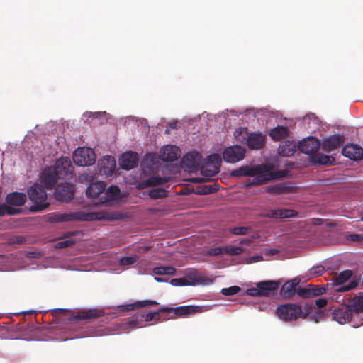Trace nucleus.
Wrapping results in <instances>:
<instances>
[{
	"label": "nucleus",
	"instance_id": "nucleus-5",
	"mask_svg": "<svg viewBox=\"0 0 363 363\" xmlns=\"http://www.w3.org/2000/svg\"><path fill=\"white\" fill-rule=\"evenodd\" d=\"M29 199L33 203L31 206L33 211H40L48 207L49 203L47 202V194L43 186L35 184L28 190Z\"/></svg>",
	"mask_w": 363,
	"mask_h": 363
},
{
	"label": "nucleus",
	"instance_id": "nucleus-21",
	"mask_svg": "<svg viewBox=\"0 0 363 363\" xmlns=\"http://www.w3.org/2000/svg\"><path fill=\"white\" fill-rule=\"evenodd\" d=\"M41 182L48 189H52L57 186L58 177L52 167L45 169L41 174Z\"/></svg>",
	"mask_w": 363,
	"mask_h": 363
},
{
	"label": "nucleus",
	"instance_id": "nucleus-12",
	"mask_svg": "<svg viewBox=\"0 0 363 363\" xmlns=\"http://www.w3.org/2000/svg\"><path fill=\"white\" fill-rule=\"evenodd\" d=\"M354 317L347 304H342L332 312L333 320L341 325L350 322Z\"/></svg>",
	"mask_w": 363,
	"mask_h": 363
},
{
	"label": "nucleus",
	"instance_id": "nucleus-50",
	"mask_svg": "<svg viewBox=\"0 0 363 363\" xmlns=\"http://www.w3.org/2000/svg\"><path fill=\"white\" fill-rule=\"evenodd\" d=\"M143 320V315H135L133 317L132 320L128 322V325L132 328L139 327L140 322Z\"/></svg>",
	"mask_w": 363,
	"mask_h": 363
},
{
	"label": "nucleus",
	"instance_id": "nucleus-56",
	"mask_svg": "<svg viewBox=\"0 0 363 363\" xmlns=\"http://www.w3.org/2000/svg\"><path fill=\"white\" fill-rule=\"evenodd\" d=\"M246 294L251 296H261L260 289L257 286L248 289L246 291Z\"/></svg>",
	"mask_w": 363,
	"mask_h": 363
},
{
	"label": "nucleus",
	"instance_id": "nucleus-15",
	"mask_svg": "<svg viewBox=\"0 0 363 363\" xmlns=\"http://www.w3.org/2000/svg\"><path fill=\"white\" fill-rule=\"evenodd\" d=\"M345 141V137L341 135H333L323 140L322 147L326 152H331L340 148Z\"/></svg>",
	"mask_w": 363,
	"mask_h": 363
},
{
	"label": "nucleus",
	"instance_id": "nucleus-34",
	"mask_svg": "<svg viewBox=\"0 0 363 363\" xmlns=\"http://www.w3.org/2000/svg\"><path fill=\"white\" fill-rule=\"evenodd\" d=\"M289 186L280 184H277L266 186L264 191L274 195H280L287 193L289 191Z\"/></svg>",
	"mask_w": 363,
	"mask_h": 363
},
{
	"label": "nucleus",
	"instance_id": "nucleus-16",
	"mask_svg": "<svg viewBox=\"0 0 363 363\" xmlns=\"http://www.w3.org/2000/svg\"><path fill=\"white\" fill-rule=\"evenodd\" d=\"M320 146V142L318 139L311 137L300 141L298 148L303 153L311 155L315 152Z\"/></svg>",
	"mask_w": 363,
	"mask_h": 363
},
{
	"label": "nucleus",
	"instance_id": "nucleus-38",
	"mask_svg": "<svg viewBox=\"0 0 363 363\" xmlns=\"http://www.w3.org/2000/svg\"><path fill=\"white\" fill-rule=\"evenodd\" d=\"M219 189V185L215 182L213 184L203 185L200 186L197 190V194L201 195H206L213 194Z\"/></svg>",
	"mask_w": 363,
	"mask_h": 363
},
{
	"label": "nucleus",
	"instance_id": "nucleus-48",
	"mask_svg": "<svg viewBox=\"0 0 363 363\" xmlns=\"http://www.w3.org/2000/svg\"><path fill=\"white\" fill-rule=\"evenodd\" d=\"M250 228L248 227H234L230 229V233L233 235H246L250 231Z\"/></svg>",
	"mask_w": 363,
	"mask_h": 363
},
{
	"label": "nucleus",
	"instance_id": "nucleus-30",
	"mask_svg": "<svg viewBox=\"0 0 363 363\" xmlns=\"http://www.w3.org/2000/svg\"><path fill=\"white\" fill-rule=\"evenodd\" d=\"M6 201L7 203L12 206H23L26 201V196L23 193L13 192L6 196Z\"/></svg>",
	"mask_w": 363,
	"mask_h": 363
},
{
	"label": "nucleus",
	"instance_id": "nucleus-47",
	"mask_svg": "<svg viewBox=\"0 0 363 363\" xmlns=\"http://www.w3.org/2000/svg\"><path fill=\"white\" fill-rule=\"evenodd\" d=\"M136 260V256L123 257L120 259L119 263L121 266H128L133 264Z\"/></svg>",
	"mask_w": 363,
	"mask_h": 363
},
{
	"label": "nucleus",
	"instance_id": "nucleus-14",
	"mask_svg": "<svg viewBox=\"0 0 363 363\" xmlns=\"http://www.w3.org/2000/svg\"><path fill=\"white\" fill-rule=\"evenodd\" d=\"M106 184L103 182H92L86 190L87 197L92 199L94 201H100L104 196Z\"/></svg>",
	"mask_w": 363,
	"mask_h": 363
},
{
	"label": "nucleus",
	"instance_id": "nucleus-46",
	"mask_svg": "<svg viewBox=\"0 0 363 363\" xmlns=\"http://www.w3.org/2000/svg\"><path fill=\"white\" fill-rule=\"evenodd\" d=\"M170 284L174 286H189V283L188 282V279L185 277L183 278H174L170 281Z\"/></svg>",
	"mask_w": 363,
	"mask_h": 363
},
{
	"label": "nucleus",
	"instance_id": "nucleus-41",
	"mask_svg": "<svg viewBox=\"0 0 363 363\" xmlns=\"http://www.w3.org/2000/svg\"><path fill=\"white\" fill-rule=\"evenodd\" d=\"M165 313V311H160V308L154 312H150L143 315V319L145 322H150L152 320H155L157 322L160 321V317L159 316L160 313Z\"/></svg>",
	"mask_w": 363,
	"mask_h": 363
},
{
	"label": "nucleus",
	"instance_id": "nucleus-1",
	"mask_svg": "<svg viewBox=\"0 0 363 363\" xmlns=\"http://www.w3.org/2000/svg\"><path fill=\"white\" fill-rule=\"evenodd\" d=\"M116 219L113 213L106 211H98L92 213H86L78 211L70 213H55L50 218L51 222L64 223L69 221H89L98 220H113Z\"/></svg>",
	"mask_w": 363,
	"mask_h": 363
},
{
	"label": "nucleus",
	"instance_id": "nucleus-20",
	"mask_svg": "<svg viewBox=\"0 0 363 363\" xmlns=\"http://www.w3.org/2000/svg\"><path fill=\"white\" fill-rule=\"evenodd\" d=\"M159 303L156 301L152 300H143L137 301L133 303L122 305L117 306L118 313H124L125 312L133 311L136 308H144L147 306H157Z\"/></svg>",
	"mask_w": 363,
	"mask_h": 363
},
{
	"label": "nucleus",
	"instance_id": "nucleus-43",
	"mask_svg": "<svg viewBox=\"0 0 363 363\" xmlns=\"http://www.w3.org/2000/svg\"><path fill=\"white\" fill-rule=\"evenodd\" d=\"M18 212V211L12 207L8 206L4 203H0V216H4L5 215H14Z\"/></svg>",
	"mask_w": 363,
	"mask_h": 363
},
{
	"label": "nucleus",
	"instance_id": "nucleus-35",
	"mask_svg": "<svg viewBox=\"0 0 363 363\" xmlns=\"http://www.w3.org/2000/svg\"><path fill=\"white\" fill-rule=\"evenodd\" d=\"M185 278L188 279L189 286H194L203 281V277L196 269L191 270L186 273Z\"/></svg>",
	"mask_w": 363,
	"mask_h": 363
},
{
	"label": "nucleus",
	"instance_id": "nucleus-63",
	"mask_svg": "<svg viewBox=\"0 0 363 363\" xmlns=\"http://www.w3.org/2000/svg\"><path fill=\"white\" fill-rule=\"evenodd\" d=\"M155 280L157 282H164L165 281L163 278L157 277H155Z\"/></svg>",
	"mask_w": 363,
	"mask_h": 363
},
{
	"label": "nucleus",
	"instance_id": "nucleus-17",
	"mask_svg": "<svg viewBox=\"0 0 363 363\" xmlns=\"http://www.w3.org/2000/svg\"><path fill=\"white\" fill-rule=\"evenodd\" d=\"M328 288L320 286L319 285H309L308 287L298 288L297 294L302 298H310L312 296H318L325 294Z\"/></svg>",
	"mask_w": 363,
	"mask_h": 363
},
{
	"label": "nucleus",
	"instance_id": "nucleus-31",
	"mask_svg": "<svg viewBox=\"0 0 363 363\" xmlns=\"http://www.w3.org/2000/svg\"><path fill=\"white\" fill-rule=\"evenodd\" d=\"M296 145L293 141L286 140L278 148V152L283 157H291L296 152Z\"/></svg>",
	"mask_w": 363,
	"mask_h": 363
},
{
	"label": "nucleus",
	"instance_id": "nucleus-44",
	"mask_svg": "<svg viewBox=\"0 0 363 363\" xmlns=\"http://www.w3.org/2000/svg\"><path fill=\"white\" fill-rule=\"evenodd\" d=\"M225 254H228L231 256L239 255L244 252V248L241 247H225Z\"/></svg>",
	"mask_w": 363,
	"mask_h": 363
},
{
	"label": "nucleus",
	"instance_id": "nucleus-25",
	"mask_svg": "<svg viewBox=\"0 0 363 363\" xmlns=\"http://www.w3.org/2000/svg\"><path fill=\"white\" fill-rule=\"evenodd\" d=\"M342 154L351 160H359L363 158V148L357 145H347L343 147Z\"/></svg>",
	"mask_w": 363,
	"mask_h": 363
},
{
	"label": "nucleus",
	"instance_id": "nucleus-10",
	"mask_svg": "<svg viewBox=\"0 0 363 363\" xmlns=\"http://www.w3.org/2000/svg\"><path fill=\"white\" fill-rule=\"evenodd\" d=\"M160 311H165L167 313H172L174 315L169 318L175 317L188 316L191 314L202 312V308L200 306H183L176 308L162 307L160 308Z\"/></svg>",
	"mask_w": 363,
	"mask_h": 363
},
{
	"label": "nucleus",
	"instance_id": "nucleus-22",
	"mask_svg": "<svg viewBox=\"0 0 363 363\" xmlns=\"http://www.w3.org/2000/svg\"><path fill=\"white\" fill-rule=\"evenodd\" d=\"M104 315L101 310L96 308L89 309L82 311L77 313L76 315H72L69 320L73 322H77L82 320H91L100 318Z\"/></svg>",
	"mask_w": 363,
	"mask_h": 363
},
{
	"label": "nucleus",
	"instance_id": "nucleus-24",
	"mask_svg": "<svg viewBox=\"0 0 363 363\" xmlns=\"http://www.w3.org/2000/svg\"><path fill=\"white\" fill-rule=\"evenodd\" d=\"M99 172L106 175H111L116 167V160L112 156H106L98 162Z\"/></svg>",
	"mask_w": 363,
	"mask_h": 363
},
{
	"label": "nucleus",
	"instance_id": "nucleus-39",
	"mask_svg": "<svg viewBox=\"0 0 363 363\" xmlns=\"http://www.w3.org/2000/svg\"><path fill=\"white\" fill-rule=\"evenodd\" d=\"M169 182L167 177H160L158 176L150 177L145 182V186L162 185Z\"/></svg>",
	"mask_w": 363,
	"mask_h": 363
},
{
	"label": "nucleus",
	"instance_id": "nucleus-28",
	"mask_svg": "<svg viewBox=\"0 0 363 363\" xmlns=\"http://www.w3.org/2000/svg\"><path fill=\"white\" fill-rule=\"evenodd\" d=\"M298 284L299 279H294L286 281L281 287V295L284 298H291L296 293H297L296 287Z\"/></svg>",
	"mask_w": 363,
	"mask_h": 363
},
{
	"label": "nucleus",
	"instance_id": "nucleus-58",
	"mask_svg": "<svg viewBox=\"0 0 363 363\" xmlns=\"http://www.w3.org/2000/svg\"><path fill=\"white\" fill-rule=\"evenodd\" d=\"M328 303V300L326 298H318L315 301V306L318 308H323L326 306Z\"/></svg>",
	"mask_w": 363,
	"mask_h": 363
},
{
	"label": "nucleus",
	"instance_id": "nucleus-59",
	"mask_svg": "<svg viewBox=\"0 0 363 363\" xmlns=\"http://www.w3.org/2000/svg\"><path fill=\"white\" fill-rule=\"evenodd\" d=\"M205 181L203 178L195 177L191 179L193 183H202Z\"/></svg>",
	"mask_w": 363,
	"mask_h": 363
},
{
	"label": "nucleus",
	"instance_id": "nucleus-6",
	"mask_svg": "<svg viewBox=\"0 0 363 363\" xmlns=\"http://www.w3.org/2000/svg\"><path fill=\"white\" fill-rule=\"evenodd\" d=\"M257 166H264L262 172L254 174L253 179L246 184V186H256L264 184L271 180L280 178L284 176L281 172H272L273 167L269 164H262Z\"/></svg>",
	"mask_w": 363,
	"mask_h": 363
},
{
	"label": "nucleus",
	"instance_id": "nucleus-37",
	"mask_svg": "<svg viewBox=\"0 0 363 363\" xmlns=\"http://www.w3.org/2000/svg\"><path fill=\"white\" fill-rule=\"evenodd\" d=\"M152 272L157 275H174L176 269L171 266H160L153 268Z\"/></svg>",
	"mask_w": 363,
	"mask_h": 363
},
{
	"label": "nucleus",
	"instance_id": "nucleus-26",
	"mask_svg": "<svg viewBox=\"0 0 363 363\" xmlns=\"http://www.w3.org/2000/svg\"><path fill=\"white\" fill-rule=\"evenodd\" d=\"M264 166H253L252 167L249 166H242L231 172L230 175L235 177H240L250 176L252 177L256 173L262 172V169H264Z\"/></svg>",
	"mask_w": 363,
	"mask_h": 363
},
{
	"label": "nucleus",
	"instance_id": "nucleus-57",
	"mask_svg": "<svg viewBox=\"0 0 363 363\" xmlns=\"http://www.w3.org/2000/svg\"><path fill=\"white\" fill-rule=\"evenodd\" d=\"M323 272H324V267L322 266H317V267H313L311 269V274L316 275V276L323 274Z\"/></svg>",
	"mask_w": 363,
	"mask_h": 363
},
{
	"label": "nucleus",
	"instance_id": "nucleus-54",
	"mask_svg": "<svg viewBox=\"0 0 363 363\" xmlns=\"http://www.w3.org/2000/svg\"><path fill=\"white\" fill-rule=\"evenodd\" d=\"M346 238L347 240L355 242H362L363 241V235L359 234H349Z\"/></svg>",
	"mask_w": 363,
	"mask_h": 363
},
{
	"label": "nucleus",
	"instance_id": "nucleus-13",
	"mask_svg": "<svg viewBox=\"0 0 363 363\" xmlns=\"http://www.w3.org/2000/svg\"><path fill=\"white\" fill-rule=\"evenodd\" d=\"M221 157L218 154H211L208 157L206 167L201 168V173L207 176H215L220 171Z\"/></svg>",
	"mask_w": 363,
	"mask_h": 363
},
{
	"label": "nucleus",
	"instance_id": "nucleus-45",
	"mask_svg": "<svg viewBox=\"0 0 363 363\" xmlns=\"http://www.w3.org/2000/svg\"><path fill=\"white\" fill-rule=\"evenodd\" d=\"M241 291L240 287L233 286L228 288H224L221 290V293L225 296H232L238 294Z\"/></svg>",
	"mask_w": 363,
	"mask_h": 363
},
{
	"label": "nucleus",
	"instance_id": "nucleus-4",
	"mask_svg": "<svg viewBox=\"0 0 363 363\" xmlns=\"http://www.w3.org/2000/svg\"><path fill=\"white\" fill-rule=\"evenodd\" d=\"M352 276V272L351 270H344L332 278L331 282L327 284V288L332 289L337 287L335 289L337 292H345L354 289L358 286L359 279H352L350 281L348 284L341 286V285L347 281Z\"/></svg>",
	"mask_w": 363,
	"mask_h": 363
},
{
	"label": "nucleus",
	"instance_id": "nucleus-36",
	"mask_svg": "<svg viewBox=\"0 0 363 363\" xmlns=\"http://www.w3.org/2000/svg\"><path fill=\"white\" fill-rule=\"evenodd\" d=\"M313 160L315 164L329 165L333 164L335 159L332 156H328L323 154H316L313 157Z\"/></svg>",
	"mask_w": 363,
	"mask_h": 363
},
{
	"label": "nucleus",
	"instance_id": "nucleus-23",
	"mask_svg": "<svg viewBox=\"0 0 363 363\" xmlns=\"http://www.w3.org/2000/svg\"><path fill=\"white\" fill-rule=\"evenodd\" d=\"M181 155L180 149L172 145L164 146L162 150L161 159L165 162H174Z\"/></svg>",
	"mask_w": 363,
	"mask_h": 363
},
{
	"label": "nucleus",
	"instance_id": "nucleus-61",
	"mask_svg": "<svg viewBox=\"0 0 363 363\" xmlns=\"http://www.w3.org/2000/svg\"><path fill=\"white\" fill-rule=\"evenodd\" d=\"M240 244L249 245L250 243V240L248 239H242L240 241Z\"/></svg>",
	"mask_w": 363,
	"mask_h": 363
},
{
	"label": "nucleus",
	"instance_id": "nucleus-53",
	"mask_svg": "<svg viewBox=\"0 0 363 363\" xmlns=\"http://www.w3.org/2000/svg\"><path fill=\"white\" fill-rule=\"evenodd\" d=\"M207 254L210 256H218L222 254H225L224 247H218L211 248L208 251Z\"/></svg>",
	"mask_w": 363,
	"mask_h": 363
},
{
	"label": "nucleus",
	"instance_id": "nucleus-51",
	"mask_svg": "<svg viewBox=\"0 0 363 363\" xmlns=\"http://www.w3.org/2000/svg\"><path fill=\"white\" fill-rule=\"evenodd\" d=\"M75 242V240L72 238H68L65 240H62L57 243V248H65L67 247H69L72 245H74Z\"/></svg>",
	"mask_w": 363,
	"mask_h": 363
},
{
	"label": "nucleus",
	"instance_id": "nucleus-33",
	"mask_svg": "<svg viewBox=\"0 0 363 363\" xmlns=\"http://www.w3.org/2000/svg\"><path fill=\"white\" fill-rule=\"evenodd\" d=\"M289 134V128L285 126L278 125L272 129L269 135L274 140H280Z\"/></svg>",
	"mask_w": 363,
	"mask_h": 363
},
{
	"label": "nucleus",
	"instance_id": "nucleus-49",
	"mask_svg": "<svg viewBox=\"0 0 363 363\" xmlns=\"http://www.w3.org/2000/svg\"><path fill=\"white\" fill-rule=\"evenodd\" d=\"M94 179V177L93 175L87 174V173H84L79 176L78 180H79V183L87 184L89 182L92 183Z\"/></svg>",
	"mask_w": 363,
	"mask_h": 363
},
{
	"label": "nucleus",
	"instance_id": "nucleus-32",
	"mask_svg": "<svg viewBox=\"0 0 363 363\" xmlns=\"http://www.w3.org/2000/svg\"><path fill=\"white\" fill-rule=\"evenodd\" d=\"M279 284L275 281H265L257 284V287L260 289L261 296H267L269 294L276 290Z\"/></svg>",
	"mask_w": 363,
	"mask_h": 363
},
{
	"label": "nucleus",
	"instance_id": "nucleus-64",
	"mask_svg": "<svg viewBox=\"0 0 363 363\" xmlns=\"http://www.w3.org/2000/svg\"><path fill=\"white\" fill-rule=\"evenodd\" d=\"M170 127H171L172 128H175V123H174V124H173V123H171Z\"/></svg>",
	"mask_w": 363,
	"mask_h": 363
},
{
	"label": "nucleus",
	"instance_id": "nucleus-55",
	"mask_svg": "<svg viewBox=\"0 0 363 363\" xmlns=\"http://www.w3.org/2000/svg\"><path fill=\"white\" fill-rule=\"evenodd\" d=\"M325 315V313L322 311H316L314 314L310 316V319L314 320L315 323H318Z\"/></svg>",
	"mask_w": 363,
	"mask_h": 363
},
{
	"label": "nucleus",
	"instance_id": "nucleus-18",
	"mask_svg": "<svg viewBox=\"0 0 363 363\" xmlns=\"http://www.w3.org/2000/svg\"><path fill=\"white\" fill-rule=\"evenodd\" d=\"M138 155L134 152H126L120 158V166L122 169L130 170L135 168L138 162Z\"/></svg>",
	"mask_w": 363,
	"mask_h": 363
},
{
	"label": "nucleus",
	"instance_id": "nucleus-9",
	"mask_svg": "<svg viewBox=\"0 0 363 363\" xmlns=\"http://www.w3.org/2000/svg\"><path fill=\"white\" fill-rule=\"evenodd\" d=\"M55 189V198L62 202H67L72 199L75 193V186L67 182L57 184Z\"/></svg>",
	"mask_w": 363,
	"mask_h": 363
},
{
	"label": "nucleus",
	"instance_id": "nucleus-19",
	"mask_svg": "<svg viewBox=\"0 0 363 363\" xmlns=\"http://www.w3.org/2000/svg\"><path fill=\"white\" fill-rule=\"evenodd\" d=\"M121 198V190L118 186L115 185L110 186L106 190H104V196L100 201H96V205H102L108 202L118 200Z\"/></svg>",
	"mask_w": 363,
	"mask_h": 363
},
{
	"label": "nucleus",
	"instance_id": "nucleus-11",
	"mask_svg": "<svg viewBox=\"0 0 363 363\" xmlns=\"http://www.w3.org/2000/svg\"><path fill=\"white\" fill-rule=\"evenodd\" d=\"M245 149L240 145L226 147L223 152V158L228 163H235L244 159Z\"/></svg>",
	"mask_w": 363,
	"mask_h": 363
},
{
	"label": "nucleus",
	"instance_id": "nucleus-29",
	"mask_svg": "<svg viewBox=\"0 0 363 363\" xmlns=\"http://www.w3.org/2000/svg\"><path fill=\"white\" fill-rule=\"evenodd\" d=\"M347 305L354 316L359 315V313H363V296L361 294L354 296L350 298Z\"/></svg>",
	"mask_w": 363,
	"mask_h": 363
},
{
	"label": "nucleus",
	"instance_id": "nucleus-42",
	"mask_svg": "<svg viewBox=\"0 0 363 363\" xmlns=\"http://www.w3.org/2000/svg\"><path fill=\"white\" fill-rule=\"evenodd\" d=\"M148 194L151 199H156L167 196V191L162 189H153Z\"/></svg>",
	"mask_w": 363,
	"mask_h": 363
},
{
	"label": "nucleus",
	"instance_id": "nucleus-60",
	"mask_svg": "<svg viewBox=\"0 0 363 363\" xmlns=\"http://www.w3.org/2000/svg\"><path fill=\"white\" fill-rule=\"evenodd\" d=\"M16 242L18 244H22L25 242V238L22 236H18L16 238Z\"/></svg>",
	"mask_w": 363,
	"mask_h": 363
},
{
	"label": "nucleus",
	"instance_id": "nucleus-27",
	"mask_svg": "<svg viewBox=\"0 0 363 363\" xmlns=\"http://www.w3.org/2000/svg\"><path fill=\"white\" fill-rule=\"evenodd\" d=\"M200 155L197 152H189L182 158L183 166L189 171H193L199 165Z\"/></svg>",
	"mask_w": 363,
	"mask_h": 363
},
{
	"label": "nucleus",
	"instance_id": "nucleus-40",
	"mask_svg": "<svg viewBox=\"0 0 363 363\" xmlns=\"http://www.w3.org/2000/svg\"><path fill=\"white\" fill-rule=\"evenodd\" d=\"M279 219L290 218L297 216L298 212L289 208H278Z\"/></svg>",
	"mask_w": 363,
	"mask_h": 363
},
{
	"label": "nucleus",
	"instance_id": "nucleus-52",
	"mask_svg": "<svg viewBox=\"0 0 363 363\" xmlns=\"http://www.w3.org/2000/svg\"><path fill=\"white\" fill-rule=\"evenodd\" d=\"M262 216L272 219H279L278 208L268 210Z\"/></svg>",
	"mask_w": 363,
	"mask_h": 363
},
{
	"label": "nucleus",
	"instance_id": "nucleus-8",
	"mask_svg": "<svg viewBox=\"0 0 363 363\" xmlns=\"http://www.w3.org/2000/svg\"><path fill=\"white\" fill-rule=\"evenodd\" d=\"M94 151L89 147H79L73 154L74 162L78 166H90L96 162Z\"/></svg>",
	"mask_w": 363,
	"mask_h": 363
},
{
	"label": "nucleus",
	"instance_id": "nucleus-3",
	"mask_svg": "<svg viewBox=\"0 0 363 363\" xmlns=\"http://www.w3.org/2000/svg\"><path fill=\"white\" fill-rule=\"evenodd\" d=\"M237 141L246 144L247 146L253 150L261 149L265 142L264 137L260 133L247 132L245 128H238L234 133Z\"/></svg>",
	"mask_w": 363,
	"mask_h": 363
},
{
	"label": "nucleus",
	"instance_id": "nucleus-2",
	"mask_svg": "<svg viewBox=\"0 0 363 363\" xmlns=\"http://www.w3.org/2000/svg\"><path fill=\"white\" fill-rule=\"evenodd\" d=\"M313 305H306L304 309L297 303H286L280 305L276 310V314L279 319L285 322H291L298 320L299 318L305 319L313 309Z\"/></svg>",
	"mask_w": 363,
	"mask_h": 363
},
{
	"label": "nucleus",
	"instance_id": "nucleus-7",
	"mask_svg": "<svg viewBox=\"0 0 363 363\" xmlns=\"http://www.w3.org/2000/svg\"><path fill=\"white\" fill-rule=\"evenodd\" d=\"M58 179L69 180L74 175V167L70 159L67 157H62L58 159L52 167Z\"/></svg>",
	"mask_w": 363,
	"mask_h": 363
},
{
	"label": "nucleus",
	"instance_id": "nucleus-62",
	"mask_svg": "<svg viewBox=\"0 0 363 363\" xmlns=\"http://www.w3.org/2000/svg\"><path fill=\"white\" fill-rule=\"evenodd\" d=\"M279 252V250L277 249H271L269 250V255H276Z\"/></svg>",
	"mask_w": 363,
	"mask_h": 363
}]
</instances>
